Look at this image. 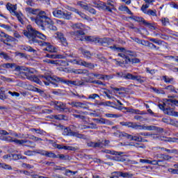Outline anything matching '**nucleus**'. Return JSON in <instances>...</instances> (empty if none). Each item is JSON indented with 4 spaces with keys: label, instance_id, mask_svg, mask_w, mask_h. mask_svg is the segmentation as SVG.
I'll return each instance as SVG.
<instances>
[{
    "label": "nucleus",
    "instance_id": "obj_56",
    "mask_svg": "<svg viewBox=\"0 0 178 178\" xmlns=\"http://www.w3.org/2000/svg\"><path fill=\"white\" fill-rule=\"evenodd\" d=\"M8 94H10V95H11V97H16L17 98H19V97H20V94L19 92H16L9 91Z\"/></svg>",
    "mask_w": 178,
    "mask_h": 178
},
{
    "label": "nucleus",
    "instance_id": "obj_24",
    "mask_svg": "<svg viewBox=\"0 0 178 178\" xmlns=\"http://www.w3.org/2000/svg\"><path fill=\"white\" fill-rule=\"evenodd\" d=\"M31 141L27 140H19V145H23L24 147H31Z\"/></svg>",
    "mask_w": 178,
    "mask_h": 178
},
{
    "label": "nucleus",
    "instance_id": "obj_49",
    "mask_svg": "<svg viewBox=\"0 0 178 178\" xmlns=\"http://www.w3.org/2000/svg\"><path fill=\"white\" fill-rule=\"evenodd\" d=\"M121 177H124V178L133 177V174H130L129 172H122Z\"/></svg>",
    "mask_w": 178,
    "mask_h": 178
},
{
    "label": "nucleus",
    "instance_id": "obj_15",
    "mask_svg": "<svg viewBox=\"0 0 178 178\" xmlns=\"http://www.w3.org/2000/svg\"><path fill=\"white\" fill-rule=\"evenodd\" d=\"M72 63L75 65H79L80 66H85V67H90V66H91V63L83 61L82 60H74Z\"/></svg>",
    "mask_w": 178,
    "mask_h": 178
},
{
    "label": "nucleus",
    "instance_id": "obj_58",
    "mask_svg": "<svg viewBox=\"0 0 178 178\" xmlns=\"http://www.w3.org/2000/svg\"><path fill=\"white\" fill-rule=\"evenodd\" d=\"M0 27H2L3 29H5L6 30H7V31H12V28L10 26H8V25L0 24Z\"/></svg>",
    "mask_w": 178,
    "mask_h": 178
},
{
    "label": "nucleus",
    "instance_id": "obj_40",
    "mask_svg": "<svg viewBox=\"0 0 178 178\" xmlns=\"http://www.w3.org/2000/svg\"><path fill=\"white\" fill-rule=\"evenodd\" d=\"M13 16H16L19 22H20V23H23V19L22 18V16H23V15H22V13H19L15 11V14H13Z\"/></svg>",
    "mask_w": 178,
    "mask_h": 178
},
{
    "label": "nucleus",
    "instance_id": "obj_45",
    "mask_svg": "<svg viewBox=\"0 0 178 178\" xmlns=\"http://www.w3.org/2000/svg\"><path fill=\"white\" fill-rule=\"evenodd\" d=\"M163 80L165 81V83H173V78H170L169 76H163Z\"/></svg>",
    "mask_w": 178,
    "mask_h": 178
},
{
    "label": "nucleus",
    "instance_id": "obj_35",
    "mask_svg": "<svg viewBox=\"0 0 178 178\" xmlns=\"http://www.w3.org/2000/svg\"><path fill=\"white\" fill-rule=\"evenodd\" d=\"M21 49H23V51H27L28 52H34V49L31 47L27 45H22L21 47Z\"/></svg>",
    "mask_w": 178,
    "mask_h": 178
},
{
    "label": "nucleus",
    "instance_id": "obj_11",
    "mask_svg": "<svg viewBox=\"0 0 178 178\" xmlns=\"http://www.w3.org/2000/svg\"><path fill=\"white\" fill-rule=\"evenodd\" d=\"M66 107V104L59 102H54V108L56 109V111H60L61 112L65 111V108Z\"/></svg>",
    "mask_w": 178,
    "mask_h": 178
},
{
    "label": "nucleus",
    "instance_id": "obj_25",
    "mask_svg": "<svg viewBox=\"0 0 178 178\" xmlns=\"http://www.w3.org/2000/svg\"><path fill=\"white\" fill-rule=\"evenodd\" d=\"M70 35H72V37H74V38H76V37L84 35V32L83 31H72L70 32Z\"/></svg>",
    "mask_w": 178,
    "mask_h": 178
},
{
    "label": "nucleus",
    "instance_id": "obj_36",
    "mask_svg": "<svg viewBox=\"0 0 178 178\" xmlns=\"http://www.w3.org/2000/svg\"><path fill=\"white\" fill-rule=\"evenodd\" d=\"M77 15H79L82 19H85V20H88V22H92V19L87 17V15L80 11L78 12Z\"/></svg>",
    "mask_w": 178,
    "mask_h": 178
},
{
    "label": "nucleus",
    "instance_id": "obj_47",
    "mask_svg": "<svg viewBox=\"0 0 178 178\" xmlns=\"http://www.w3.org/2000/svg\"><path fill=\"white\" fill-rule=\"evenodd\" d=\"M78 5H79V6H81V8H83V9H85V10H87V9L88 8V5H87V3L81 2V1H79Z\"/></svg>",
    "mask_w": 178,
    "mask_h": 178
},
{
    "label": "nucleus",
    "instance_id": "obj_14",
    "mask_svg": "<svg viewBox=\"0 0 178 178\" xmlns=\"http://www.w3.org/2000/svg\"><path fill=\"white\" fill-rule=\"evenodd\" d=\"M6 9H8L11 15H15L16 10H17V6L8 3L6 5Z\"/></svg>",
    "mask_w": 178,
    "mask_h": 178
},
{
    "label": "nucleus",
    "instance_id": "obj_54",
    "mask_svg": "<svg viewBox=\"0 0 178 178\" xmlns=\"http://www.w3.org/2000/svg\"><path fill=\"white\" fill-rule=\"evenodd\" d=\"M165 90H168V91H170V92H176V90H175V87H173L172 85L165 87Z\"/></svg>",
    "mask_w": 178,
    "mask_h": 178
},
{
    "label": "nucleus",
    "instance_id": "obj_64",
    "mask_svg": "<svg viewBox=\"0 0 178 178\" xmlns=\"http://www.w3.org/2000/svg\"><path fill=\"white\" fill-rule=\"evenodd\" d=\"M134 77L135 76L131 74H127L126 76H125V78L126 79H129V80H134Z\"/></svg>",
    "mask_w": 178,
    "mask_h": 178
},
{
    "label": "nucleus",
    "instance_id": "obj_13",
    "mask_svg": "<svg viewBox=\"0 0 178 178\" xmlns=\"http://www.w3.org/2000/svg\"><path fill=\"white\" fill-rule=\"evenodd\" d=\"M106 6L104 10H108V12H112V10H115V4L113 1L108 0L106 3H105Z\"/></svg>",
    "mask_w": 178,
    "mask_h": 178
},
{
    "label": "nucleus",
    "instance_id": "obj_63",
    "mask_svg": "<svg viewBox=\"0 0 178 178\" xmlns=\"http://www.w3.org/2000/svg\"><path fill=\"white\" fill-rule=\"evenodd\" d=\"M0 56H1L3 59H6V60L9 59V56H8V54H6L5 52H1Z\"/></svg>",
    "mask_w": 178,
    "mask_h": 178
},
{
    "label": "nucleus",
    "instance_id": "obj_17",
    "mask_svg": "<svg viewBox=\"0 0 178 178\" xmlns=\"http://www.w3.org/2000/svg\"><path fill=\"white\" fill-rule=\"evenodd\" d=\"M163 112L165 115H168V116H177V112L173 111V108H165Z\"/></svg>",
    "mask_w": 178,
    "mask_h": 178
},
{
    "label": "nucleus",
    "instance_id": "obj_20",
    "mask_svg": "<svg viewBox=\"0 0 178 178\" xmlns=\"http://www.w3.org/2000/svg\"><path fill=\"white\" fill-rule=\"evenodd\" d=\"M53 15L54 17H58V19H62L63 17V11L60 10H54L53 11Z\"/></svg>",
    "mask_w": 178,
    "mask_h": 178
},
{
    "label": "nucleus",
    "instance_id": "obj_43",
    "mask_svg": "<svg viewBox=\"0 0 178 178\" xmlns=\"http://www.w3.org/2000/svg\"><path fill=\"white\" fill-rule=\"evenodd\" d=\"M148 40H149V41H151L152 42H154V44H157V45H162V41H161V40H159L155 38H149Z\"/></svg>",
    "mask_w": 178,
    "mask_h": 178
},
{
    "label": "nucleus",
    "instance_id": "obj_28",
    "mask_svg": "<svg viewBox=\"0 0 178 178\" xmlns=\"http://www.w3.org/2000/svg\"><path fill=\"white\" fill-rule=\"evenodd\" d=\"M61 19H65L66 20H70L72 19V13L67 11H63V17Z\"/></svg>",
    "mask_w": 178,
    "mask_h": 178
},
{
    "label": "nucleus",
    "instance_id": "obj_8",
    "mask_svg": "<svg viewBox=\"0 0 178 178\" xmlns=\"http://www.w3.org/2000/svg\"><path fill=\"white\" fill-rule=\"evenodd\" d=\"M87 76L89 77H96V79H102V80H109V79H112V77L109 76H105L99 74H87Z\"/></svg>",
    "mask_w": 178,
    "mask_h": 178
},
{
    "label": "nucleus",
    "instance_id": "obj_6",
    "mask_svg": "<svg viewBox=\"0 0 178 178\" xmlns=\"http://www.w3.org/2000/svg\"><path fill=\"white\" fill-rule=\"evenodd\" d=\"M68 105H71L72 108H81L82 109H87V106H88V105H92V104L89 102L84 104L80 102H68Z\"/></svg>",
    "mask_w": 178,
    "mask_h": 178
},
{
    "label": "nucleus",
    "instance_id": "obj_21",
    "mask_svg": "<svg viewBox=\"0 0 178 178\" xmlns=\"http://www.w3.org/2000/svg\"><path fill=\"white\" fill-rule=\"evenodd\" d=\"M28 79L31 81H34V83H37V84H40V86L42 85V82L41 81V80L38 79V77H37L36 76H28Z\"/></svg>",
    "mask_w": 178,
    "mask_h": 178
},
{
    "label": "nucleus",
    "instance_id": "obj_48",
    "mask_svg": "<svg viewBox=\"0 0 178 178\" xmlns=\"http://www.w3.org/2000/svg\"><path fill=\"white\" fill-rule=\"evenodd\" d=\"M148 8H149V4H143L140 9L143 13H145L148 10Z\"/></svg>",
    "mask_w": 178,
    "mask_h": 178
},
{
    "label": "nucleus",
    "instance_id": "obj_10",
    "mask_svg": "<svg viewBox=\"0 0 178 178\" xmlns=\"http://www.w3.org/2000/svg\"><path fill=\"white\" fill-rule=\"evenodd\" d=\"M56 38H58L60 40V42L64 45V47L67 46V41L66 40V38L63 37V34L60 32H57L55 34Z\"/></svg>",
    "mask_w": 178,
    "mask_h": 178
},
{
    "label": "nucleus",
    "instance_id": "obj_7",
    "mask_svg": "<svg viewBox=\"0 0 178 178\" xmlns=\"http://www.w3.org/2000/svg\"><path fill=\"white\" fill-rule=\"evenodd\" d=\"M86 41H88L89 42H98L99 44H105L107 40L106 38L103 39H99L98 38H95L94 36H87L85 38Z\"/></svg>",
    "mask_w": 178,
    "mask_h": 178
},
{
    "label": "nucleus",
    "instance_id": "obj_26",
    "mask_svg": "<svg viewBox=\"0 0 178 178\" xmlns=\"http://www.w3.org/2000/svg\"><path fill=\"white\" fill-rule=\"evenodd\" d=\"M88 146L92 147L93 148L101 147H102V143H101V142H97V143L90 142L88 143Z\"/></svg>",
    "mask_w": 178,
    "mask_h": 178
},
{
    "label": "nucleus",
    "instance_id": "obj_5",
    "mask_svg": "<svg viewBox=\"0 0 178 178\" xmlns=\"http://www.w3.org/2000/svg\"><path fill=\"white\" fill-rule=\"evenodd\" d=\"M63 136H72V137H76V138H83V140L86 138V136L83 134L72 131L70 128H64L63 130Z\"/></svg>",
    "mask_w": 178,
    "mask_h": 178
},
{
    "label": "nucleus",
    "instance_id": "obj_29",
    "mask_svg": "<svg viewBox=\"0 0 178 178\" xmlns=\"http://www.w3.org/2000/svg\"><path fill=\"white\" fill-rule=\"evenodd\" d=\"M74 74H88V71L87 70H74L72 71Z\"/></svg>",
    "mask_w": 178,
    "mask_h": 178
},
{
    "label": "nucleus",
    "instance_id": "obj_59",
    "mask_svg": "<svg viewBox=\"0 0 178 178\" xmlns=\"http://www.w3.org/2000/svg\"><path fill=\"white\" fill-rule=\"evenodd\" d=\"M161 23H162L163 26H167V24H169V19L162 18Z\"/></svg>",
    "mask_w": 178,
    "mask_h": 178
},
{
    "label": "nucleus",
    "instance_id": "obj_46",
    "mask_svg": "<svg viewBox=\"0 0 178 178\" xmlns=\"http://www.w3.org/2000/svg\"><path fill=\"white\" fill-rule=\"evenodd\" d=\"M43 61L46 63H50L51 65H58V60L44 59V60H43Z\"/></svg>",
    "mask_w": 178,
    "mask_h": 178
},
{
    "label": "nucleus",
    "instance_id": "obj_4",
    "mask_svg": "<svg viewBox=\"0 0 178 178\" xmlns=\"http://www.w3.org/2000/svg\"><path fill=\"white\" fill-rule=\"evenodd\" d=\"M110 48L116 52H121L118 54V56L124 58L125 63H140V59L134 58V53L130 51H126V49L115 45L111 46Z\"/></svg>",
    "mask_w": 178,
    "mask_h": 178
},
{
    "label": "nucleus",
    "instance_id": "obj_61",
    "mask_svg": "<svg viewBox=\"0 0 178 178\" xmlns=\"http://www.w3.org/2000/svg\"><path fill=\"white\" fill-rule=\"evenodd\" d=\"M65 175H66V176H72L73 175H76V172H73L70 170H66Z\"/></svg>",
    "mask_w": 178,
    "mask_h": 178
},
{
    "label": "nucleus",
    "instance_id": "obj_53",
    "mask_svg": "<svg viewBox=\"0 0 178 178\" xmlns=\"http://www.w3.org/2000/svg\"><path fill=\"white\" fill-rule=\"evenodd\" d=\"M86 10H88V12H89L90 13H92V15H96V13H97V10H95V9H94L88 6V9H86Z\"/></svg>",
    "mask_w": 178,
    "mask_h": 178
},
{
    "label": "nucleus",
    "instance_id": "obj_37",
    "mask_svg": "<svg viewBox=\"0 0 178 178\" xmlns=\"http://www.w3.org/2000/svg\"><path fill=\"white\" fill-rule=\"evenodd\" d=\"M145 15H148V16H156V10L149 9L145 13Z\"/></svg>",
    "mask_w": 178,
    "mask_h": 178
},
{
    "label": "nucleus",
    "instance_id": "obj_51",
    "mask_svg": "<svg viewBox=\"0 0 178 178\" xmlns=\"http://www.w3.org/2000/svg\"><path fill=\"white\" fill-rule=\"evenodd\" d=\"M157 158H162L165 161H169V159H172V157H170L169 155H165V154H161V156H158Z\"/></svg>",
    "mask_w": 178,
    "mask_h": 178
},
{
    "label": "nucleus",
    "instance_id": "obj_33",
    "mask_svg": "<svg viewBox=\"0 0 178 178\" xmlns=\"http://www.w3.org/2000/svg\"><path fill=\"white\" fill-rule=\"evenodd\" d=\"M17 69H20L21 70H24V72H26V76H30V74H33V73H34L33 70H29V68H23V67H17Z\"/></svg>",
    "mask_w": 178,
    "mask_h": 178
},
{
    "label": "nucleus",
    "instance_id": "obj_50",
    "mask_svg": "<svg viewBox=\"0 0 178 178\" xmlns=\"http://www.w3.org/2000/svg\"><path fill=\"white\" fill-rule=\"evenodd\" d=\"M146 45H145V47H149V48H151L152 49H156V46L148 41H146Z\"/></svg>",
    "mask_w": 178,
    "mask_h": 178
},
{
    "label": "nucleus",
    "instance_id": "obj_62",
    "mask_svg": "<svg viewBox=\"0 0 178 178\" xmlns=\"http://www.w3.org/2000/svg\"><path fill=\"white\" fill-rule=\"evenodd\" d=\"M134 19L136 20V22H140L143 24H144V22H146L145 19H144V18L140 17H135Z\"/></svg>",
    "mask_w": 178,
    "mask_h": 178
},
{
    "label": "nucleus",
    "instance_id": "obj_42",
    "mask_svg": "<svg viewBox=\"0 0 178 178\" xmlns=\"http://www.w3.org/2000/svg\"><path fill=\"white\" fill-rule=\"evenodd\" d=\"M162 161L159 160H153L151 161V163H149L150 165H158V166H163V164L161 163Z\"/></svg>",
    "mask_w": 178,
    "mask_h": 178
},
{
    "label": "nucleus",
    "instance_id": "obj_52",
    "mask_svg": "<svg viewBox=\"0 0 178 178\" xmlns=\"http://www.w3.org/2000/svg\"><path fill=\"white\" fill-rule=\"evenodd\" d=\"M96 98H99V95L98 94H91L88 96V99H96Z\"/></svg>",
    "mask_w": 178,
    "mask_h": 178
},
{
    "label": "nucleus",
    "instance_id": "obj_38",
    "mask_svg": "<svg viewBox=\"0 0 178 178\" xmlns=\"http://www.w3.org/2000/svg\"><path fill=\"white\" fill-rule=\"evenodd\" d=\"M0 168H1L2 169H5L6 170H12V166L6 164V163H0Z\"/></svg>",
    "mask_w": 178,
    "mask_h": 178
},
{
    "label": "nucleus",
    "instance_id": "obj_12",
    "mask_svg": "<svg viewBox=\"0 0 178 178\" xmlns=\"http://www.w3.org/2000/svg\"><path fill=\"white\" fill-rule=\"evenodd\" d=\"M93 6H94V8H97L99 10H101V9L102 10H105L106 5H105V3H104L101 1H93Z\"/></svg>",
    "mask_w": 178,
    "mask_h": 178
},
{
    "label": "nucleus",
    "instance_id": "obj_19",
    "mask_svg": "<svg viewBox=\"0 0 178 178\" xmlns=\"http://www.w3.org/2000/svg\"><path fill=\"white\" fill-rule=\"evenodd\" d=\"M168 172L171 175H178V164H175L172 168H168Z\"/></svg>",
    "mask_w": 178,
    "mask_h": 178
},
{
    "label": "nucleus",
    "instance_id": "obj_55",
    "mask_svg": "<svg viewBox=\"0 0 178 178\" xmlns=\"http://www.w3.org/2000/svg\"><path fill=\"white\" fill-rule=\"evenodd\" d=\"M108 154H111V155H123V152H111L109 150L107 151Z\"/></svg>",
    "mask_w": 178,
    "mask_h": 178
},
{
    "label": "nucleus",
    "instance_id": "obj_3",
    "mask_svg": "<svg viewBox=\"0 0 178 178\" xmlns=\"http://www.w3.org/2000/svg\"><path fill=\"white\" fill-rule=\"evenodd\" d=\"M40 80L44 83L45 86H48L49 83H52V81H56V83H64L65 84H67V86H84V83L81 81H65L62 78H59L58 76L51 75H40L39 76Z\"/></svg>",
    "mask_w": 178,
    "mask_h": 178
},
{
    "label": "nucleus",
    "instance_id": "obj_1",
    "mask_svg": "<svg viewBox=\"0 0 178 178\" xmlns=\"http://www.w3.org/2000/svg\"><path fill=\"white\" fill-rule=\"evenodd\" d=\"M26 30L27 31H24V35L26 38L29 40L31 43L38 44L41 47H46L43 49V51H47L48 52L51 53L57 52L56 47L51 45V43L37 40L38 38L40 40H42L43 41H45L47 40V36H45V35L36 31L31 25L27 26Z\"/></svg>",
    "mask_w": 178,
    "mask_h": 178
},
{
    "label": "nucleus",
    "instance_id": "obj_23",
    "mask_svg": "<svg viewBox=\"0 0 178 178\" xmlns=\"http://www.w3.org/2000/svg\"><path fill=\"white\" fill-rule=\"evenodd\" d=\"M131 38L133 41H134V42H136L137 44H139L140 45H143V47H145V45H147V41L145 40H140L138 38Z\"/></svg>",
    "mask_w": 178,
    "mask_h": 178
},
{
    "label": "nucleus",
    "instance_id": "obj_44",
    "mask_svg": "<svg viewBox=\"0 0 178 178\" xmlns=\"http://www.w3.org/2000/svg\"><path fill=\"white\" fill-rule=\"evenodd\" d=\"M6 36H4V38H6V41L8 42H13V41H15V38L8 35V34H5Z\"/></svg>",
    "mask_w": 178,
    "mask_h": 178
},
{
    "label": "nucleus",
    "instance_id": "obj_57",
    "mask_svg": "<svg viewBox=\"0 0 178 178\" xmlns=\"http://www.w3.org/2000/svg\"><path fill=\"white\" fill-rule=\"evenodd\" d=\"M136 81H138V83H144V80H143V77L140 76H135L134 79Z\"/></svg>",
    "mask_w": 178,
    "mask_h": 178
},
{
    "label": "nucleus",
    "instance_id": "obj_41",
    "mask_svg": "<svg viewBox=\"0 0 178 178\" xmlns=\"http://www.w3.org/2000/svg\"><path fill=\"white\" fill-rule=\"evenodd\" d=\"M12 154H5L4 156H3V159L6 161V162H8V161H12Z\"/></svg>",
    "mask_w": 178,
    "mask_h": 178
},
{
    "label": "nucleus",
    "instance_id": "obj_18",
    "mask_svg": "<svg viewBox=\"0 0 178 178\" xmlns=\"http://www.w3.org/2000/svg\"><path fill=\"white\" fill-rule=\"evenodd\" d=\"M122 126L131 127V129H135L136 130H137L138 128V124H137L136 122H122Z\"/></svg>",
    "mask_w": 178,
    "mask_h": 178
},
{
    "label": "nucleus",
    "instance_id": "obj_60",
    "mask_svg": "<svg viewBox=\"0 0 178 178\" xmlns=\"http://www.w3.org/2000/svg\"><path fill=\"white\" fill-rule=\"evenodd\" d=\"M106 118H120V115L116 114L106 113L105 115Z\"/></svg>",
    "mask_w": 178,
    "mask_h": 178
},
{
    "label": "nucleus",
    "instance_id": "obj_30",
    "mask_svg": "<svg viewBox=\"0 0 178 178\" xmlns=\"http://www.w3.org/2000/svg\"><path fill=\"white\" fill-rule=\"evenodd\" d=\"M47 58H49L50 59H63V56L60 54H47Z\"/></svg>",
    "mask_w": 178,
    "mask_h": 178
},
{
    "label": "nucleus",
    "instance_id": "obj_34",
    "mask_svg": "<svg viewBox=\"0 0 178 178\" xmlns=\"http://www.w3.org/2000/svg\"><path fill=\"white\" fill-rule=\"evenodd\" d=\"M120 10H122V12H127L128 15H133V13L131 12V10L127 8V6H120Z\"/></svg>",
    "mask_w": 178,
    "mask_h": 178
},
{
    "label": "nucleus",
    "instance_id": "obj_16",
    "mask_svg": "<svg viewBox=\"0 0 178 178\" xmlns=\"http://www.w3.org/2000/svg\"><path fill=\"white\" fill-rule=\"evenodd\" d=\"M137 129L138 130H147L148 131H152L156 130V127L154 126H147V125H138Z\"/></svg>",
    "mask_w": 178,
    "mask_h": 178
},
{
    "label": "nucleus",
    "instance_id": "obj_22",
    "mask_svg": "<svg viewBox=\"0 0 178 178\" xmlns=\"http://www.w3.org/2000/svg\"><path fill=\"white\" fill-rule=\"evenodd\" d=\"M97 123H99L100 124H113V122H109L104 118L100 119H95Z\"/></svg>",
    "mask_w": 178,
    "mask_h": 178
},
{
    "label": "nucleus",
    "instance_id": "obj_27",
    "mask_svg": "<svg viewBox=\"0 0 178 178\" xmlns=\"http://www.w3.org/2000/svg\"><path fill=\"white\" fill-rule=\"evenodd\" d=\"M71 27L72 29H73V30H83V29H84V26H83V24L80 23L72 24L71 25Z\"/></svg>",
    "mask_w": 178,
    "mask_h": 178
},
{
    "label": "nucleus",
    "instance_id": "obj_9",
    "mask_svg": "<svg viewBox=\"0 0 178 178\" xmlns=\"http://www.w3.org/2000/svg\"><path fill=\"white\" fill-rule=\"evenodd\" d=\"M123 137H127V138H129V140H131L132 141H138L139 143H141L143 141V138L140 136H136L129 135V134H122Z\"/></svg>",
    "mask_w": 178,
    "mask_h": 178
},
{
    "label": "nucleus",
    "instance_id": "obj_32",
    "mask_svg": "<svg viewBox=\"0 0 178 178\" xmlns=\"http://www.w3.org/2000/svg\"><path fill=\"white\" fill-rule=\"evenodd\" d=\"M113 103L110 101L104 102H96V105H99V106H111Z\"/></svg>",
    "mask_w": 178,
    "mask_h": 178
},
{
    "label": "nucleus",
    "instance_id": "obj_39",
    "mask_svg": "<svg viewBox=\"0 0 178 178\" xmlns=\"http://www.w3.org/2000/svg\"><path fill=\"white\" fill-rule=\"evenodd\" d=\"M46 156H47V158H53L54 159L58 158V156L55 154V153L48 151L46 153Z\"/></svg>",
    "mask_w": 178,
    "mask_h": 178
},
{
    "label": "nucleus",
    "instance_id": "obj_2",
    "mask_svg": "<svg viewBox=\"0 0 178 178\" xmlns=\"http://www.w3.org/2000/svg\"><path fill=\"white\" fill-rule=\"evenodd\" d=\"M25 10L28 15H37L36 17H30V19L43 30L46 26L52 24V19L47 16L45 11L40 10V8H26Z\"/></svg>",
    "mask_w": 178,
    "mask_h": 178
},
{
    "label": "nucleus",
    "instance_id": "obj_31",
    "mask_svg": "<svg viewBox=\"0 0 178 178\" xmlns=\"http://www.w3.org/2000/svg\"><path fill=\"white\" fill-rule=\"evenodd\" d=\"M144 24L147 26V27H148L149 29H150V30H158V27H156V26H155V24H151V23H149V22H144Z\"/></svg>",
    "mask_w": 178,
    "mask_h": 178
}]
</instances>
